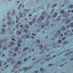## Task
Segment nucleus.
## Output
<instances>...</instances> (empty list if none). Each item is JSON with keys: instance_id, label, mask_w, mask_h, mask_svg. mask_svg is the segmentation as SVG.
<instances>
[{"instance_id": "obj_1", "label": "nucleus", "mask_w": 73, "mask_h": 73, "mask_svg": "<svg viewBox=\"0 0 73 73\" xmlns=\"http://www.w3.org/2000/svg\"><path fill=\"white\" fill-rule=\"evenodd\" d=\"M60 12L61 13H62L63 15V16L64 17H66L67 16H68V13H67L66 12H64V10H62Z\"/></svg>"}, {"instance_id": "obj_2", "label": "nucleus", "mask_w": 73, "mask_h": 73, "mask_svg": "<svg viewBox=\"0 0 73 73\" xmlns=\"http://www.w3.org/2000/svg\"><path fill=\"white\" fill-rule=\"evenodd\" d=\"M67 18H65V19H64L62 20L63 22H66V24H69L70 23V19L68 20H66Z\"/></svg>"}, {"instance_id": "obj_3", "label": "nucleus", "mask_w": 73, "mask_h": 73, "mask_svg": "<svg viewBox=\"0 0 73 73\" xmlns=\"http://www.w3.org/2000/svg\"><path fill=\"white\" fill-rule=\"evenodd\" d=\"M61 32L60 30H58L57 32V34L56 33L55 35V37H57L58 36H60V33Z\"/></svg>"}, {"instance_id": "obj_4", "label": "nucleus", "mask_w": 73, "mask_h": 73, "mask_svg": "<svg viewBox=\"0 0 73 73\" xmlns=\"http://www.w3.org/2000/svg\"><path fill=\"white\" fill-rule=\"evenodd\" d=\"M14 45H15V43L14 42H12L11 43V44H9V46L10 48L11 46V47H12L13 46H14Z\"/></svg>"}, {"instance_id": "obj_5", "label": "nucleus", "mask_w": 73, "mask_h": 73, "mask_svg": "<svg viewBox=\"0 0 73 73\" xmlns=\"http://www.w3.org/2000/svg\"><path fill=\"white\" fill-rule=\"evenodd\" d=\"M16 18L17 19V21H16V23H17L18 22V21H19V20H20V19H19V17H18V16H16Z\"/></svg>"}, {"instance_id": "obj_6", "label": "nucleus", "mask_w": 73, "mask_h": 73, "mask_svg": "<svg viewBox=\"0 0 73 73\" xmlns=\"http://www.w3.org/2000/svg\"><path fill=\"white\" fill-rule=\"evenodd\" d=\"M61 29L62 31H65L66 30V28H65L64 27H62L61 28Z\"/></svg>"}, {"instance_id": "obj_7", "label": "nucleus", "mask_w": 73, "mask_h": 73, "mask_svg": "<svg viewBox=\"0 0 73 73\" xmlns=\"http://www.w3.org/2000/svg\"><path fill=\"white\" fill-rule=\"evenodd\" d=\"M40 71L41 72H45V69H42V68L41 67L40 69Z\"/></svg>"}, {"instance_id": "obj_8", "label": "nucleus", "mask_w": 73, "mask_h": 73, "mask_svg": "<svg viewBox=\"0 0 73 73\" xmlns=\"http://www.w3.org/2000/svg\"><path fill=\"white\" fill-rule=\"evenodd\" d=\"M19 17L20 18H21L22 17H23V14H22V13L21 12L20 13V15H19Z\"/></svg>"}, {"instance_id": "obj_9", "label": "nucleus", "mask_w": 73, "mask_h": 73, "mask_svg": "<svg viewBox=\"0 0 73 73\" xmlns=\"http://www.w3.org/2000/svg\"><path fill=\"white\" fill-rule=\"evenodd\" d=\"M7 20L8 21H12V19H11V18L9 16H8L7 18Z\"/></svg>"}, {"instance_id": "obj_10", "label": "nucleus", "mask_w": 73, "mask_h": 73, "mask_svg": "<svg viewBox=\"0 0 73 73\" xmlns=\"http://www.w3.org/2000/svg\"><path fill=\"white\" fill-rule=\"evenodd\" d=\"M23 70H24L25 71H26L27 70H28V68H27V67H25L23 68Z\"/></svg>"}, {"instance_id": "obj_11", "label": "nucleus", "mask_w": 73, "mask_h": 73, "mask_svg": "<svg viewBox=\"0 0 73 73\" xmlns=\"http://www.w3.org/2000/svg\"><path fill=\"white\" fill-rule=\"evenodd\" d=\"M57 13H55V14L52 16V17L54 18V17H56V16H57Z\"/></svg>"}, {"instance_id": "obj_12", "label": "nucleus", "mask_w": 73, "mask_h": 73, "mask_svg": "<svg viewBox=\"0 0 73 73\" xmlns=\"http://www.w3.org/2000/svg\"><path fill=\"white\" fill-rule=\"evenodd\" d=\"M14 50L15 52H17L19 50V48L17 47H16Z\"/></svg>"}, {"instance_id": "obj_13", "label": "nucleus", "mask_w": 73, "mask_h": 73, "mask_svg": "<svg viewBox=\"0 0 73 73\" xmlns=\"http://www.w3.org/2000/svg\"><path fill=\"white\" fill-rule=\"evenodd\" d=\"M17 33L18 34H19V35H21V34H22L21 32H20V31H17Z\"/></svg>"}, {"instance_id": "obj_14", "label": "nucleus", "mask_w": 73, "mask_h": 73, "mask_svg": "<svg viewBox=\"0 0 73 73\" xmlns=\"http://www.w3.org/2000/svg\"><path fill=\"white\" fill-rule=\"evenodd\" d=\"M12 15H15V10H13L12 11Z\"/></svg>"}, {"instance_id": "obj_15", "label": "nucleus", "mask_w": 73, "mask_h": 73, "mask_svg": "<svg viewBox=\"0 0 73 73\" xmlns=\"http://www.w3.org/2000/svg\"><path fill=\"white\" fill-rule=\"evenodd\" d=\"M7 26V24L6 23H4L3 25V28H5Z\"/></svg>"}, {"instance_id": "obj_16", "label": "nucleus", "mask_w": 73, "mask_h": 73, "mask_svg": "<svg viewBox=\"0 0 73 73\" xmlns=\"http://www.w3.org/2000/svg\"><path fill=\"white\" fill-rule=\"evenodd\" d=\"M61 16H59L58 17L59 18H58L57 19V21H60V19L61 18Z\"/></svg>"}, {"instance_id": "obj_17", "label": "nucleus", "mask_w": 73, "mask_h": 73, "mask_svg": "<svg viewBox=\"0 0 73 73\" xmlns=\"http://www.w3.org/2000/svg\"><path fill=\"white\" fill-rule=\"evenodd\" d=\"M36 42L37 43H38V44H40V40H39L37 39L36 40Z\"/></svg>"}, {"instance_id": "obj_18", "label": "nucleus", "mask_w": 73, "mask_h": 73, "mask_svg": "<svg viewBox=\"0 0 73 73\" xmlns=\"http://www.w3.org/2000/svg\"><path fill=\"white\" fill-rule=\"evenodd\" d=\"M28 49V47H27L26 48H24L23 50V52H25L26 49Z\"/></svg>"}, {"instance_id": "obj_19", "label": "nucleus", "mask_w": 73, "mask_h": 73, "mask_svg": "<svg viewBox=\"0 0 73 73\" xmlns=\"http://www.w3.org/2000/svg\"><path fill=\"white\" fill-rule=\"evenodd\" d=\"M18 43H21V42H22V40H18Z\"/></svg>"}, {"instance_id": "obj_20", "label": "nucleus", "mask_w": 73, "mask_h": 73, "mask_svg": "<svg viewBox=\"0 0 73 73\" xmlns=\"http://www.w3.org/2000/svg\"><path fill=\"white\" fill-rule=\"evenodd\" d=\"M40 49H42L43 48V46L42 45H41L40 46Z\"/></svg>"}, {"instance_id": "obj_21", "label": "nucleus", "mask_w": 73, "mask_h": 73, "mask_svg": "<svg viewBox=\"0 0 73 73\" xmlns=\"http://www.w3.org/2000/svg\"><path fill=\"white\" fill-rule=\"evenodd\" d=\"M45 14H46V12H45V11H44L42 14V15H43V16H44V15H45Z\"/></svg>"}, {"instance_id": "obj_22", "label": "nucleus", "mask_w": 73, "mask_h": 73, "mask_svg": "<svg viewBox=\"0 0 73 73\" xmlns=\"http://www.w3.org/2000/svg\"><path fill=\"white\" fill-rule=\"evenodd\" d=\"M70 26L72 27H73V22H72L70 23Z\"/></svg>"}, {"instance_id": "obj_23", "label": "nucleus", "mask_w": 73, "mask_h": 73, "mask_svg": "<svg viewBox=\"0 0 73 73\" xmlns=\"http://www.w3.org/2000/svg\"><path fill=\"white\" fill-rule=\"evenodd\" d=\"M41 19L42 20H44V17L43 16H41Z\"/></svg>"}, {"instance_id": "obj_24", "label": "nucleus", "mask_w": 73, "mask_h": 73, "mask_svg": "<svg viewBox=\"0 0 73 73\" xmlns=\"http://www.w3.org/2000/svg\"><path fill=\"white\" fill-rule=\"evenodd\" d=\"M73 7V5H71L69 6V7L71 8H72Z\"/></svg>"}, {"instance_id": "obj_25", "label": "nucleus", "mask_w": 73, "mask_h": 73, "mask_svg": "<svg viewBox=\"0 0 73 73\" xmlns=\"http://www.w3.org/2000/svg\"><path fill=\"white\" fill-rule=\"evenodd\" d=\"M36 19H34L33 20V22L34 23H35V21H36Z\"/></svg>"}, {"instance_id": "obj_26", "label": "nucleus", "mask_w": 73, "mask_h": 73, "mask_svg": "<svg viewBox=\"0 0 73 73\" xmlns=\"http://www.w3.org/2000/svg\"><path fill=\"white\" fill-rule=\"evenodd\" d=\"M3 50H7V47L5 46L3 47Z\"/></svg>"}, {"instance_id": "obj_27", "label": "nucleus", "mask_w": 73, "mask_h": 73, "mask_svg": "<svg viewBox=\"0 0 73 73\" xmlns=\"http://www.w3.org/2000/svg\"><path fill=\"white\" fill-rule=\"evenodd\" d=\"M40 31V29H37L36 30V31L37 32H38Z\"/></svg>"}, {"instance_id": "obj_28", "label": "nucleus", "mask_w": 73, "mask_h": 73, "mask_svg": "<svg viewBox=\"0 0 73 73\" xmlns=\"http://www.w3.org/2000/svg\"><path fill=\"white\" fill-rule=\"evenodd\" d=\"M57 5V4H54L52 5V7H55Z\"/></svg>"}, {"instance_id": "obj_29", "label": "nucleus", "mask_w": 73, "mask_h": 73, "mask_svg": "<svg viewBox=\"0 0 73 73\" xmlns=\"http://www.w3.org/2000/svg\"><path fill=\"white\" fill-rule=\"evenodd\" d=\"M25 27H26V28H29V26L28 25H26Z\"/></svg>"}, {"instance_id": "obj_30", "label": "nucleus", "mask_w": 73, "mask_h": 73, "mask_svg": "<svg viewBox=\"0 0 73 73\" xmlns=\"http://www.w3.org/2000/svg\"><path fill=\"white\" fill-rule=\"evenodd\" d=\"M17 46H19V47H20V46H21V44L18 43L17 44Z\"/></svg>"}, {"instance_id": "obj_31", "label": "nucleus", "mask_w": 73, "mask_h": 73, "mask_svg": "<svg viewBox=\"0 0 73 73\" xmlns=\"http://www.w3.org/2000/svg\"><path fill=\"white\" fill-rule=\"evenodd\" d=\"M11 23L10 21L8 23H7V24H8V25H11Z\"/></svg>"}, {"instance_id": "obj_32", "label": "nucleus", "mask_w": 73, "mask_h": 73, "mask_svg": "<svg viewBox=\"0 0 73 73\" xmlns=\"http://www.w3.org/2000/svg\"><path fill=\"white\" fill-rule=\"evenodd\" d=\"M29 24L30 25H32V23L31 22H30L29 23Z\"/></svg>"}, {"instance_id": "obj_33", "label": "nucleus", "mask_w": 73, "mask_h": 73, "mask_svg": "<svg viewBox=\"0 0 73 73\" xmlns=\"http://www.w3.org/2000/svg\"><path fill=\"white\" fill-rule=\"evenodd\" d=\"M26 37L27 38H29V35H27L26 36Z\"/></svg>"}, {"instance_id": "obj_34", "label": "nucleus", "mask_w": 73, "mask_h": 73, "mask_svg": "<svg viewBox=\"0 0 73 73\" xmlns=\"http://www.w3.org/2000/svg\"><path fill=\"white\" fill-rule=\"evenodd\" d=\"M61 42H62V40H60L59 41H58V43H59V44H60L61 43Z\"/></svg>"}, {"instance_id": "obj_35", "label": "nucleus", "mask_w": 73, "mask_h": 73, "mask_svg": "<svg viewBox=\"0 0 73 73\" xmlns=\"http://www.w3.org/2000/svg\"><path fill=\"white\" fill-rule=\"evenodd\" d=\"M68 41H66L64 42V44H66L68 43Z\"/></svg>"}, {"instance_id": "obj_36", "label": "nucleus", "mask_w": 73, "mask_h": 73, "mask_svg": "<svg viewBox=\"0 0 73 73\" xmlns=\"http://www.w3.org/2000/svg\"><path fill=\"white\" fill-rule=\"evenodd\" d=\"M19 27V25H16L15 27L16 28H18V27Z\"/></svg>"}, {"instance_id": "obj_37", "label": "nucleus", "mask_w": 73, "mask_h": 73, "mask_svg": "<svg viewBox=\"0 0 73 73\" xmlns=\"http://www.w3.org/2000/svg\"><path fill=\"white\" fill-rule=\"evenodd\" d=\"M53 64H50L48 65V66H53Z\"/></svg>"}, {"instance_id": "obj_38", "label": "nucleus", "mask_w": 73, "mask_h": 73, "mask_svg": "<svg viewBox=\"0 0 73 73\" xmlns=\"http://www.w3.org/2000/svg\"><path fill=\"white\" fill-rule=\"evenodd\" d=\"M2 31H3V32H5V29H2Z\"/></svg>"}, {"instance_id": "obj_39", "label": "nucleus", "mask_w": 73, "mask_h": 73, "mask_svg": "<svg viewBox=\"0 0 73 73\" xmlns=\"http://www.w3.org/2000/svg\"><path fill=\"white\" fill-rule=\"evenodd\" d=\"M28 30H27V29H25L24 31V32H27Z\"/></svg>"}, {"instance_id": "obj_40", "label": "nucleus", "mask_w": 73, "mask_h": 73, "mask_svg": "<svg viewBox=\"0 0 73 73\" xmlns=\"http://www.w3.org/2000/svg\"><path fill=\"white\" fill-rule=\"evenodd\" d=\"M13 56L14 57H15V56H16V53H14L13 54Z\"/></svg>"}, {"instance_id": "obj_41", "label": "nucleus", "mask_w": 73, "mask_h": 73, "mask_svg": "<svg viewBox=\"0 0 73 73\" xmlns=\"http://www.w3.org/2000/svg\"><path fill=\"white\" fill-rule=\"evenodd\" d=\"M26 60H27V58H25L24 60V61L25 62H26Z\"/></svg>"}, {"instance_id": "obj_42", "label": "nucleus", "mask_w": 73, "mask_h": 73, "mask_svg": "<svg viewBox=\"0 0 73 73\" xmlns=\"http://www.w3.org/2000/svg\"><path fill=\"white\" fill-rule=\"evenodd\" d=\"M9 59V61H12V59H13V58H10V59Z\"/></svg>"}, {"instance_id": "obj_43", "label": "nucleus", "mask_w": 73, "mask_h": 73, "mask_svg": "<svg viewBox=\"0 0 73 73\" xmlns=\"http://www.w3.org/2000/svg\"><path fill=\"white\" fill-rule=\"evenodd\" d=\"M66 38H65V37H64V38H62V40H65V39Z\"/></svg>"}, {"instance_id": "obj_44", "label": "nucleus", "mask_w": 73, "mask_h": 73, "mask_svg": "<svg viewBox=\"0 0 73 73\" xmlns=\"http://www.w3.org/2000/svg\"><path fill=\"white\" fill-rule=\"evenodd\" d=\"M18 64H21V62L19 61L18 62Z\"/></svg>"}, {"instance_id": "obj_45", "label": "nucleus", "mask_w": 73, "mask_h": 73, "mask_svg": "<svg viewBox=\"0 0 73 73\" xmlns=\"http://www.w3.org/2000/svg\"><path fill=\"white\" fill-rule=\"evenodd\" d=\"M25 12H28V11H29V10H28L27 9H25Z\"/></svg>"}, {"instance_id": "obj_46", "label": "nucleus", "mask_w": 73, "mask_h": 73, "mask_svg": "<svg viewBox=\"0 0 73 73\" xmlns=\"http://www.w3.org/2000/svg\"><path fill=\"white\" fill-rule=\"evenodd\" d=\"M69 27V25H67L66 26V28H68Z\"/></svg>"}, {"instance_id": "obj_47", "label": "nucleus", "mask_w": 73, "mask_h": 73, "mask_svg": "<svg viewBox=\"0 0 73 73\" xmlns=\"http://www.w3.org/2000/svg\"><path fill=\"white\" fill-rule=\"evenodd\" d=\"M32 35H33V36H35L36 35V34H35L33 33L32 34Z\"/></svg>"}, {"instance_id": "obj_48", "label": "nucleus", "mask_w": 73, "mask_h": 73, "mask_svg": "<svg viewBox=\"0 0 73 73\" xmlns=\"http://www.w3.org/2000/svg\"><path fill=\"white\" fill-rule=\"evenodd\" d=\"M63 36V34H61V35H60V37H62Z\"/></svg>"}, {"instance_id": "obj_49", "label": "nucleus", "mask_w": 73, "mask_h": 73, "mask_svg": "<svg viewBox=\"0 0 73 73\" xmlns=\"http://www.w3.org/2000/svg\"><path fill=\"white\" fill-rule=\"evenodd\" d=\"M65 35H67L68 34V33H67L66 32H65L64 33Z\"/></svg>"}, {"instance_id": "obj_50", "label": "nucleus", "mask_w": 73, "mask_h": 73, "mask_svg": "<svg viewBox=\"0 0 73 73\" xmlns=\"http://www.w3.org/2000/svg\"><path fill=\"white\" fill-rule=\"evenodd\" d=\"M68 13H70V12H71V11H70V10H68Z\"/></svg>"}, {"instance_id": "obj_51", "label": "nucleus", "mask_w": 73, "mask_h": 73, "mask_svg": "<svg viewBox=\"0 0 73 73\" xmlns=\"http://www.w3.org/2000/svg\"><path fill=\"white\" fill-rule=\"evenodd\" d=\"M15 62V61H12L11 62V63L13 64V63H14V62Z\"/></svg>"}, {"instance_id": "obj_52", "label": "nucleus", "mask_w": 73, "mask_h": 73, "mask_svg": "<svg viewBox=\"0 0 73 73\" xmlns=\"http://www.w3.org/2000/svg\"><path fill=\"white\" fill-rule=\"evenodd\" d=\"M35 73H38V70L35 71Z\"/></svg>"}, {"instance_id": "obj_53", "label": "nucleus", "mask_w": 73, "mask_h": 73, "mask_svg": "<svg viewBox=\"0 0 73 73\" xmlns=\"http://www.w3.org/2000/svg\"><path fill=\"white\" fill-rule=\"evenodd\" d=\"M3 42V41H0V44H2Z\"/></svg>"}, {"instance_id": "obj_54", "label": "nucleus", "mask_w": 73, "mask_h": 73, "mask_svg": "<svg viewBox=\"0 0 73 73\" xmlns=\"http://www.w3.org/2000/svg\"><path fill=\"white\" fill-rule=\"evenodd\" d=\"M31 38H34L33 36H31Z\"/></svg>"}, {"instance_id": "obj_55", "label": "nucleus", "mask_w": 73, "mask_h": 73, "mask_svg": "<svg viewBox=\"0 0 73 73\" xmlns=\"http://www.w3.org/2000/svg\"><path fill=\"white\" fill-rule=\"evenodd\" d=\"M12 23L13 24V25H14V24H15V22H14V21H12Z\"/></svg>"}, {"instance_id": "obj_56", "label": "nucleus", "mask_w": 73, "mask_h": 73, "mask_svg": "<svg viewBox=\"0 0 73 73\" xmlns=\"http://www.w3.org/2000/svg\"><path fill=\"white\" fill-rule=\"evenodd\" d=\"M16 65H15L14 66V67L15 68H16V67H17V66H16Z\"/></svg>"}, {"instance_id": "obj_57", "label": "nucleus", "mask_w": 73, "mask_h": 73, "mask_svg": "<svg viewBox=\"0 0 73 73\" xmlns=\"http://www.w3.org/2000/svg\"><path fill=\"white\" fill-rule=\"evenodd\" d=\"M7 15H10V13H7Z\"/></svg>"}, {"instance_id": "obj_58", "label": "nucleus", "mask_w": 73, "mask_h": 73, "mask_svg": "<svg viewBox=\"0 0 73 73\" xmlns=\"http://www.w3.org/2000/svg\"><path fill=\"white\" fill-rule=\"evenodd\" d=\"M3 46L1 44H0V48H2Z\"/></svg>"}, {"instance_id": "obj_59", "label": "nucleus", "mask_w": 73, "mask_h": 73, "mask_svg": "<svg viewBox=\"0 0 73 73\" xmlns=\"http://www.w3.org/2000/svg\"><path fill=\"white\" fill-rule=\"evenodd\" d=\"M42 28H44V25H42Z\"/></svg>"}, {"instance_id": "obj_60", "label": "nucleus", "mask_w": 73, "mask_h": 73, "mask_svg": "<svg viewBox=\"0 0 73 73\" xmlns=\"http://www.w3.org/2000/svg\"><path fill=\"white\" fill-rule=\"evenodd\" d=\"M4 64L5 65H6L7 64V62H5Z\"/></svg>"}, {"instance_id": "obj_61", "label": "nucleus", "mask_w": 73, "mask_h": 73, "mask_svg": "<svg viewBox=\"0 0 73 73\" xmlns=\"http://www.w3.org/2000/svg\"><path fill=\"white\" fill-rule=\"evenodd\" d=\"M9 66V65H7V66L6 67V68H7V67H8Z\"/></svg>"}, {"instance_id": "obj_62", "label": "nucleus", "mask_w": 73, "mask_h": 73, "mask_svg": "<svg viewBox=\"0 0 73 73\" xmlns=\"http://www.w3.org/2000/svg\"><path fill=\"white\" fill-rule=\"evenodd\" d=\"M36 60V58H34L33 59H32L33 61V60Z\"/></svg>"}, {"instance_id": "obj_63", "label": "nucleus", "mask_w": 73, "mask_h": 73, "mask_svg": "<svg viewBox=\"0 0 73 73\" xmlns=\"http://www.w3.org/2000/svg\"><path fill=\"white\" fill-rule=\"evenodd\" d=\"M3 62L2 61H0V64H1Z\"/></svg>"}, {"instance_id": "obj_64", "label": "nucleus", "mask_w": 73, "mask_h": 73, "mask_svg": "<svg viewBox=\"0 0 73 73\" xmlns=\"http://www.w3.org/2000/svg\"><path fill=\"white\" fill-rule=\"evenodd\" d=\"M12 40H13V41H15V40L14 39V38H13Z\"/></svg>"}]
</instances>
